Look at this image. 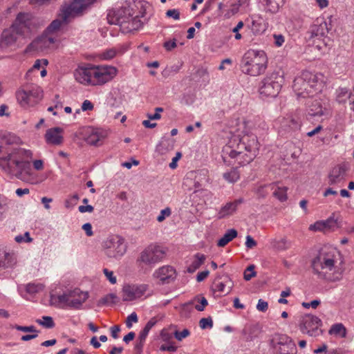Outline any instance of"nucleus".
<instances>
[{"label":"nucleus","instance_id":"nucleus-1","mask_svg":"<svg viewBox=\"0 0 354 354\" xmlns=\"http://www.w3.org/2000/svg\"><path fill=\"white\" fill-rule=\"evenodd\" d=\"M239 127L241 133L232 136L222 150L223 160L228 165L243 166L251 162L260 145L256 133L268 129L264 120L258 115L247 117Z\"/></svg>","mask_w":354,"mask_h":354},{"label":"nucleus","instance_id":"nucleus-2","mask_svg":"<svg viewBox=\"0 0 354 354\" xmlns=\"http://www.w3.org/2000/svg\"><path fill=\"white\" fill-rule=\"evenodd\" d=\"M311 266L317 278L327 283H337L343 279L344 258L335 247L329 245L322 247L313 259Z\"/></svg>","mask_w":354,"mask_h":354},{"label":"nucleus","instance_id":"nucleus-3","mask_svg":"<svg viewBox=\"0 0 354 354\" xmlns=\"http://www.w3.org/2000/svg\"><path fill=\"white\" fill-rule=\"evenodd\" d=\"M5 155L0 157V167L7 174L24 180L31 175V163L33 152L20 147L5 148L0 146V153Z\"/></svg>","mask_w":354,"mask_h":354},{"label":"nucleus","instance_id":"nucleus-4","mask_svg":"<svg viewBox=\"0 0 354 354\" xmlns=\"http://www.w3.org/2000/svg\"><path fill=\"white\" fill-rule=\"evenodd\" d=\"M117 74L118 69L113 66L90 64L78 66L74 71V77L84 86H102L111 82Z\"/></svg>","mask_w":354,"mask_h":354},{"label":"nucleus","instance_id":"nucleus-5","mask_svg":"<svg viewBox=\"0 0 354 354\" xmlns=\"http://www.w3.org/2000/svg\"><path fill=\"white\" fill-rule=\"evenodd\" d=\"M324 86V77L321 73L303 71L294 80L292 88L297 96L313 97Z\"/></svg>","mask_w":354,"mask_h":354},{"label":"nucleus","instance_id":"nucleus-6","mask_svg":"<svg viewBox=\"0 0 354 354\" xmlns=\"http://www.w3.org/2000/svg\"><path fill=\"white\" fill-rule=\"evenodd\" d=\"M268 57L263 50L250 49L247 50L241 61L242 72L250 76H258L266 71L268 66Z\"/></svg>","mask_w":354,"mask_h":354},{"label":"nucleus","instance_id":"nucleus-7","mask_svg":"<svg viewBox=\"0 0 354 354\" xmlns=\"http://www.w3.org/2000/svg\"><path fill=\"white\" fill-rule=\"evenodd\" d=\"M88 298V292L79 288L67 291L62 295L52 294L50 302L59 308L78 309Z\"/></svg>","mask_w":354,"mask_h":354},{"label":"nucleus","instance_id":"nucleus-8","mask_svg":"<svg viewBox=\"0 0 354 354\" xmlns=\"http://www.w3.org/2000/svg\"><path fill=\"white\" fill-rule=\"evenodd\" d=\"M16 97L21 107L30 109L36 106L42 100L43 90L37 84H25L16 92Z\"/></svg>","mask_w":354,"mask_h":354},{"label":"nucleus","instance_id":"nucleus-9","mask_svg":"<svg viewBox=\"0 0 354 354\" xmlns=\"http://www.w3.org/2000/svg\"><path fill=\"white\" fill-rule=\"evenodd\" d=\"M167 251V248L163 245L152 243L140 252L137 262L140 265L143 264L152 268L165 259Z\"/></svg>","mask_w":354,"mask_h":354},{"label":"nucleus","instance_id":"nucleus-10","mask_svg":"<svg viewBox=\"0 0 354 354\" xmlns=\"http://www.w3.org/2000/svg\"><path fill=\"white\" fill-rule=\"evenodd\" d=\"M321 326V319L313 315L305 314L301 315L299 320L301 332L311 337H317L322 334Z\"/></svg>","mask_w":354,"mask_h":354},{"label":"nucleus","instance_id":"nucleus-11","mask_svg":"<svg viewBox=\"0 0 354 354\" xmlns=\"http://www.w3.org/2000/svg\"><path fill=\"white\" fill-rule=\"evenodd\" d=\"M282 86V77L277 74H272L265 77L259 88L262 97H275L279 94Z\"/></svg>","mask_w":354,"mask_h":354},{"label":"nucleus","instance_id":"nucleus-12","mask_svg":"<svg viewBox=\"0 0 354 354\" xmlns=\"http://www.w3.org/2000/svg\"><path fill=\"white\" fill-rule=\"evenodd\" d=\"M104 246L106 254L109 257H121L127 251L124 239L118 235L109 237L105 241Z\"/></svg>","mask_w":354,"mask_h":354},{"label":"nucleus","instance_id":"nucleus-13","mask_svg":"<svg viewBox=\"0 0 354 354\" xmlns=\"http://www.w3.org/2000/svg\"><path fill=\"white\" fill-rule=\"evenodd\" d=\"M58 40L53 35L46 32L33 40L27 47L28 52H43L47 49L57 47Z\"/></svg>","mask_w":354,"mask_h":354},{"label":"nucleus","instance_id":"nucleus-14","mask_svg":"<svg viewBox=\"0 0 354 354\" xmlns=\"http://www.w3.org/2000/svg\"><path fill=\"white\" fill-rule=\"evenodd\" d=\"M272 346L279 354H296L297 346L294 341L284 334H277L272 339Z\"/></svg>","mask_w":354,"mask_h":354},{"label":"nucleus","instance_id":"nucleus-15","mask_svg":"<svg viewBox=\"0 0 354 354\" xmlns=\"http://www.w3.org/2000/svg\"><path fill=\"white\" fill-rule=\"evenodd\" d=\"M34 26V17L29 13H19L10 27L19 36L28 34Z\"/></svg>","mask_w":354,"mask_h":354},{"label":"nucleus","instance_id":"nucleus-16","mask_svg":"<svg viewBox=\"0 0 354 354\" xmlns=\"http://www.w3.org/2000/svg\"><path fill=\"white\" fill-rule=\"evenodd\" d=\"M147 284L127 283L122 289V298L124 301H132L140 299L148 290Z\"/></svg>","mask_w":354,"mask_h":354},{"label":"nucleus","instance_id":"nucleus-17","mask_svg":"<svg viewBox=\"0 0 354 354\" xmlns=\"http://www.w3.org/2000/svg\"><path fill=\"white\" fill-rule=\"evenodd\" d=\"M96 0H73L68 6L62 10V16L64 20L70 17H75L83 12L86 8Z\"/></svg>","mask_w":354,"mask_h":354},{"label":"nucleus","instance_id":"nucleus-18","mask_svg":"<svg viewBox=\"0 0 354 354\" xmlns=\"http://www.w3.org/2000/svg\"><path fill=\"white\" fill-rule=\"evenodd\" d=\"M177 276L176 270L171 266H163L156 269L153 277L160 284H168L174 281Z\"/></svg>","mask_w":354,"mask_h":354},{"label":"nucleus","instance_id":"nucleus-19","mask_svg":"<svg viewBox=\"0 0 354 354\" xmlns=\"http://www.w3.org/2000/svg\"><path fill=\"white\" fill-rule=\"evenodd\" d=\"M349 165L347 163H341L333 167L330 171L328 178L330 185H339L346 178Z\"/></svg>","mask_w":354,"mask_h":354},{"label":"nucleus","instance_id":"nucleus-20","mask_svg":"<svg viewBox=\"0 0 354 354\" xmlns=\"http://www.w3.org/2000/svg\"><path fill=\"white\" fill-rule=\"evenodd\" d=\"M129 44H123L113 48L106 49L103 52L97 54L96 58L99 61L110 60L117 55H122L129 49Z\"/></svg>","mask_w":354,"mask_h":354},{"label":"nucleus","instance_id":"nucleus-21","mask_svg":"<svg viewBox=\"0 0 354 354\" xmlns=\"http://www.w3.org/2000/svg\"><path fill=\"white\" fill-rule=\"evenodd\" d=\"M19 36L10 26L4 29L0 37V50L14 45Z\"/></svg>","mask_w":354,"mask_h":354},{"label":"nucleus","instance_id":"nucleus-22","mask_svg":"<svg viewBox=\"0 0 354 354\" xmlns=\"http://www.w3.org/2000/svg\"><path fill=\"white\" fill-rule=\"evenodd\" d=\"M233 285L231 279L226 276L221 280H216L214 282L213 290L218 293V296L226 295L231 292Z\"/></svg>","mask_w":354,"mask_h":354},{"label":"nucleus","instance_id":"nucleus-23","mask_svg":"<svg viewBox=\"0 0 354 354\" xmlns=\"http://www.w3.org/2000/svg\"><path fill=\"white\" fill-rule=\"evenodd\" d=\"M301 115L300 111H296L294 113L283 118L281 123L283 127H288L292 130L299 129L301 126Z\"/></svg>","mask_w":354,"mask_h":354},{"label":"nucleus","instance_id":"nucleus-24","mask_svg":"<svg viewBox=\"0 0 354 354\" xmlns=\"http://www.w3.org/2000/svg\"><path fill=\"white\" fill-rule=\"evenodd\" d=\"M251 25L250 29L255 35H260L264 33L268 27V24L260 15H252L251 17Z\"/></svg>","mask_w":354,"mask_h":354},{"label":"nucleus","instance_id":"nucleus-25","mask_svg":"<svg viewBox=\"0 0 354 354\" xmlns=\"http://www.w3.org/2000/svg\"><path fill=\"white\" fill-rule=\"evenodd\" d=\"M45 140L48 144L59 145L63 142V129L59 127H54L46 131Z\"/></svg>","mask_w":354,"mask_h":354},{"label":"nucleus","instance_id":"nucleus-26","mask_svg":"<svg viewBox=\"0 0 354 354\" xmlns=\"http://www.w3.org/2000/svg\"><path fill=\"white\" fill-rule=\"evenodd\" d=\"M17 263V257L14 252L0 248V268H12Z\"/></svg>","mask_w":354,"mask_h":354},{"label":"nucleus","instance_id":"nucleus-27","mask_svg":"<svg viewBox=\"0 0 354 354\" xmlns=\"http://www.w3.org/2000/svg\"><path fill=\"white\" fill-rule=\"evenodd\" d=\"M121 30L124 33H129L140 29L142 26V22L138 17L128 18L127 21L122 20L119 22Z\"/></svg>","mask_w":354,"mask_h":354},{"label":"nucleus","instance_id":"nucleus-28","mask_svg":"<svg viewBox=\"0 0 354 354\" xmlns=\"http://www.w3.org/2000/svg\"><path fill=\"white\" fill-rule=\"evenodd\" d=\"M327 24L323 19H317L310 28V37L322 38L328 32Z\"/></svg>","mask_w":354,"mask_h":354},{"label":"nucleus","instance_id":"nucleus-29","mask_svg":"<svg viewBox=\"0 0 354 354\" xmlns=\"http://www.w3.org/2000/svg\"><path fill=\"white\" fill-rule=\"evenodd\" d=\"M243 203V198L236 199L233 201L227 203L223 205L218 213L219 218H223L233 214L237 209L239 205Z\"/></svg>","mask_w":354,"mask_h":354},{"label":"nucleus","instance_id":"nucleus-30","mask_svg":"<svg viewBox=\"0 0 354 354\" xmlns=\"http://www.w3.org/2000/svg\"><path fill=\"white\" fill-rule=\"evenodd\" d=\"M88 136L86 142L91 145H97L106 136V133L100 129H90L88 130Z\"/></svg>","mask_w":354,"mask_h":354},{"label":"nucleus","instance_id":"nucleus-31","mask_svg":"<svg viewBox=\"0 0 354 354\" xmlns=\"http://www.w3.org/2000/svg\"><path fill=\"white\" fill-rule=\"evenodd\" d=\"M218 15L223 19H229L239 12L236 5L231 3L229 8H227V6L223 2L218 3Z\"/></svg>","mask_w":354,"mask_h":354},{"label":"nucleus","instance_id":"nucleus-32","mask_svg":"<svg viewBox=\"0 0 354 354\" xmlns=\"http://www.w3.org/2000/svg\"><path fill=\"white\" fill-rule=\"evenodd\" d=\"M271 189L273 192V196L281 202L286 201L288 198V187L280 185L279 183L271 185Z\"/></svg>","mask_w":354,"mask_h":354},{"label":"nucleus","instance_id":"nucleus-33","mask_svg":"<svg viewBox=\"0 0 354 354\" xmlns=\"http://www.w3.org/2000/svg\"><path fill=\"white\" fill-rule=\"evenodd\" d=\"M68 6V5H66V6ZM64 7H66V6H64L62 8H64ZM62 10L63 9L61 10V13H60V17L62 20V21L59 19L54 20L50 24V26L48 27V28L46 30L47 33H48L49 35H53V36L55 37V38H57L56 32L59 30V28H61V26L62 25V23L63 22L67 23L70 20L71 18L73 17H70L67 20H64L63 18V16H62Z\"/></svg>","mask_w":354,"mask_h":354},{"label":"nucleus","instance_id":"nucleus-34","mask_svg":"<svg viewBox=\"0 0 354 354\" xmlns=\"http://www.w3.org/2000/svg\"><path fill=\"white\" fill-rule=\"evenodd\" d=\"M285 0H262L264 10L271 13L277 12Z\"/></svg>","mask_w":354,"mask_h":354},{"label":"nucleus","instance_id":"nucleus-35","mask_svg":"<svg viewBox=\"0 0 354 354\" xmlns=\"http://www.w3.org/2000/svg\"><path fill=\"white\" fill-rule=\"evenodd\" d=\"M271 244L272 248L277 251H284L291 247V242L286 237L274 239Z\"/></svg>","mask_w":354,"mask_h":354},{"label":"nucleus","instance_id":"nucleus-36","mask_svg":"<svg viewBox=\"0 0 354 354\" xmlns=\"http://www.w3.org/2000/svg\"><path fill=\"white\" fill-rule=\"evenodd\" d=\"M21 143V140L19 137L14 134L5 135L2 138L3 147L5 148H12L14 145H19Z\"/></svg>","mask_w":354,"mask_h":354},{"label":"nucleus","instance_id":"nucleus-37","mask_svg":"<svg viewBox=\"0 0 354 354\" xmlns=\"http://www.w3.org/2000/svg\"><path fill=\"white\" fill-rule=\"evenodd\" d=\"M205 260V256L203 254L198 253L194 256V260L187 268V272L189 273L194 272L198 268L203 265Z\"/></svg>","mask_w":354,"mask_h":354},{"label":"nucleus","instance_id":"nucleus-38","mask_svg":"<svg viewBox=\"0 0 354 354\" xmlns=\"http://www.w3.org/2000/svg\"><path fill=\"white\" fill-rule=\"evenodd\" d=\"M328 333L337 337H345L346 335V329L341 323L335 324L331 326Z\"/></svg>","mask_w":354,"mask_h":354},{"label":"nucleus","instance_id":"nucleus-39","mask_svg":"<svg viewBox=\"0 0 354 354\" xmlns=\"http://www.w3.org/2000/svg\"><path fill=\"white\" fill-rule=\"evenodd\" d=\"M237 236V231L234 229H231L218 241L217 245L219 247L225 246L229 242L232 241Z\"/></svg>","mask_w":354,"mask_h":354},{"label":"nucleus","instance_id":"nucleus-40","mask_svg":"<svg viewBox=\"0 0 354 354\" xmlns=\"http://www.w3.org/2000/svg\"><path fill=\"white\" fill-rule=\"evenodd\" d=\"M157 320L155 317L151 318L145 325L143 330L141 331L139 335V339L140 342L141 346H142V343L145 342L149 330L155 326Z\"/></svg>","mask_w":354,"mask_h":354},{"label":"nucleus","instance_id":"nucleus-41","mask_svg":"<svg viewBox=\"0 0 354 354\" xmlns=\"http://www.w3.org/2000/svg\"><path fill=\"white\" fill-rule=\"evenodd\" d=\"M324 113L323 108L320 102L315 100L309 106L308 114L312 116L322 115Z\"/></svg>","mask_w":354,"mask_h":354},{"label":"nucleus","instance_id":"nucleus-42","mask_svg":"<svg viewBox=\"0 0 354 354\" xmlns=\"http://www.w3.org/2000/svg\"><path fill=\"white\" fill-rule=\"evenodd\" d=\"M48 64V62L46 59H37L32 67L26 73V77H28L32 73H35L36 71H39L43 67H46Z\"/></svg>","mask_w":354,"mask_h":354},{"label":"nucleus","instance_id":"nucleus-43","mask_svg":"<svg viewBox=\"0 0 354 354\" xmlns=\"http://www.w3.org/2000/svg\"><path fill=\"white\" fill-rule=\"evenodd\" d=\"M223 176L226 181L230 183H234L240 178L239 173L235 169H232L230 171L224 173Z\"/></svg>","mask_w":354,"mask_h":354},{"label":"nucleus","instance_id":"nucleus-44","mask_svg":"<svg viewBox=\"0 0 354 354\" xmlns=\"http://www.w3.org/2000/svg\"><path fill=\"white\" fill-rule=\"evenodd\" d=\"M192 304L198 311H203L207 306L208 302L204 297H201L195 298L192 301Z\"/></svg>","mask_w":354,"mask_h":354},{"label":"nucleus","instance_id":"nucleus-45","mask_svg":"<svg viewBox=\"0 0 354 354\" xmlns=\"http://www.w3.org/2000/svg\"><path fill=\"white\" fill-rule=\"evenodd\" d=\"M37 322L46 328H52L55 326L53 318L49 316L42 317V319H37Z\"/></svg>","mask_w":354,"mask_h":354},{"label":"nucleus","instance_id":"nucleus-46","mask_svg":"<svg viewBox=\"0 0 354 354\" xmlns=\"http://www.w3.org/2000/svg\"><path fill=\"white\" fill-rule=\"evenodd\" d=\"M324 223L325 231L334 230L338 227L337 221L333 216L329 217L328 219L323 221Z\"/></svg>","mask_w":354,"mask_h":354},{"label":"nucleus","instance_id":"nucleus-47","mask_svg":"<svg viewBox=\"0 0 354 354\" xmlns=\"http://www.w3.org/2000/svg\"><path fill=\"white\" fill-rule=\"evenodd\" d=\"M117 299L116 295L110 293L102 297L99 303L101 305H111L115 303Z\"/></svg>","mask_w":354,"mask_h":354},{"label":"nucleus","instance_id":"nucleus-48","mask_svg":"<svg viewBox=\"0 0 354 354\" xmlns=\"http://www.w3.org/2000/svg\"><path fill=\"white\" fill-rule=\"evenodd\" d=\"M79 200V196L77 194H73L71 196H69L64 201L65 207L67 209L71 208L74 207Z\"/></svg>","mask_w":354,"mask_h":354},{"label":"nucleus","instance_id":"nucleus-49","mask_svg":"<svg viewBox=\"0 0 354 354\" xmlns=\"http://www.w3.org/2000/svg\"><path fill=\"white\" fill-rule=\"evenodd\" d=\"M308 229L310 231L313 232H326L323 221H318L315 223L310 225Z\"/></svg>","mask_w":354,"mask_h":354},{"label":"nucleus","instance_id":"nucleus-50","mask_svg":"<svg viewBox=\"0 0 354 354\" xmlns=\"http://www.w3.org/2000/svg\"><path fill=\"white\" fill-rule=\"evenodd\" d=\"M199 326L202 329L212 328L213 327V321L211 317L202 318L199 321Z\"/></svg>","mask_w":354,"mask_h":354},{"label":"nucleus","instance_id":"nucleus-51","mask_svg":"<svg viewBox=\"0 0 354 354\" xmlns=\"http://www.w3.org/2000/svg\"><path fill=\"white\" fill-rule=\"evenodd\" d=\"M171 214V209L170 207H166L162 209L157 217V221L159 223L163 222L166 218L170 216Z\"/></svg>","mask_w":354,"mask_h":354},{"label":"nucleus","instance_id":"nucleus-52","mask_svg":"<svg viewBox=\"0 0 354 354\" xmlns=\"http://www.w3.org/2000/svg\"><path fill=\"white\" fill-rule=\"evenodd\" d=\"M15 240L17 243H30L32 239L30 236V233L26 232L23 235H18L15 236Z\"/></svg>","mask_w":354,"mask_h":354},{"label":"nucleus","instance_id":"nucleus-53","mask_svg":"<svg viewBox=\"0 0 354 354\" xmlns=\"http://www.w3.org/2000/svg\"><path fill=\"white\" fill-rule=\"evenodd\" d=\"M103 272H104L106 279L109 280L111 284L116 283V282H117L116 277L114 275V273L113 271L109 270L107 268H104Z\"/></svg>","mask_w":354,"mask_h":354},{"label":"nucleus","instance_id":"nucleus-54","mask_svg":"<svg viewBox=\"0 0 354 354\" xmlns=\"http://www.w3.org/2000/svg\"><path fill=\"white\" fill-rule=\"evenodd\" d=\"M43 290L41 284L29 283L26 286V290L29 293H35Z\"/></svg>","mask_w":354,"mask_h":354},{"label":"nucleus","instance_id":"nucleus-55","mask_svg":"<svg viewBox=\"0 0 354 354\" xmlns=\"http://www.w3.org/2000/svg\"><path fill=\"white\" fill-rule=\"evenodd\" d=\"M254 266L251 265L247 268V269L244 272V279L246 281L250 280L252 277L256 275V272H254Z\"/></svg>","mask_w":354,"mask_h":354},{"label":"nucleus","instance_id":"nucleus-56","mask_svg":"<svg viewBox=\"0 0 354 354\" xmlns=\"http://www.w3.org/2000/svg\"><path fill=\"white\" fill-rule=\"evenodd\" d=\"M138 322V318L137 314L133 312L131 315H129L126 320V326L128 328L132 327L133 323H137Z\"/></svg>","mask_w":354,"mask_h":354},{"label":"nucleus","instance_id":"nucleus-57","mask_svg":"<svg viewBox=\"0 0 354 354\" xmlns=\"http://www.w3.org/2000/svg\"><path fill=\"white\" fill-rule=\"evenodd\" d=\"M190 335V332L188 329H183L182 331L176 330L174 332V337L178 341H181L184 338H186Z\"/></svg>","mask_w":354,"mask_h":354},{"label":"nucleus","instance_id":"nucleus-58","mask_svg":"<svg viewBox=\"0 0 354 354\" xmlns=\"http://www.w3.org/2000/svg\"><path fill=\"white\" fill-rule=\"evenodd\" d=\"M244 24L242 21L238 22L236 26L232 29V32L235 33L234 38L236 40H240L242 38L241 35L239 32L243 28Z\"/></svg>","mask_w":354,"mask_h":354},{"label":"nucleus","instance_id":"nucleus-59","mask_svg":"<svg viewBox=\"0 0 354 354\" xmlns=\"http://www.w3.org/2000/svg\"><path fill=\"white\" fill-rule=\"evenodd\" d=\"M17 330L23 331V332H30V333H37V330L35 329V327L34 326H22L17 325L15 327Z\"/></svg>","mask_w":354,"mask_h":354},{"label":"nucleus","instance_id":"nucleus-60","mask_svg":"<svg viewBox=\"0 0 354 354\" xmlns=\"http://www.w3.org/2000/svg\"><path fill=\"white\" fill-rule=\"evenodd\" d=\"M166 16L171 17L175 20H178L180 19V12L177 9L168 10L166 12Z\"/></svg>","mask_w":354,"mask_h":354},{"label":"nucleus","instance_id":"nucleus-61","mask_svg":"<svg viewBox=\"0 0 354 354\" xmlns=\"http://www.w3.org/2000/svg\"><path fill=\"white\" fill-rule=\"evenodd\" d=\"M257 309L260 312H266L268 309V304L263 299H259L257 305Z\"/></svg>","mask_w":354,"mask_h":354},{"label":"nucleus","instance_id":"nucleus-62","mask_svg":"<svg viewBox=\"0 0 354 354\" xmlns=\"http://www.w3.org/2000/svg\"><path fill=\"white\" fill-rule=\"evenodd\" d=\"M349 97L350 94L348 93V91L345 89H342L337 96V100L339 102H345L346 99L349 98Z\"/></svg>","mask_w":354,"mask_h":354},{"label":"nucleus","instance_id":"nucleus-63","mask_svg":"<svg viewBox=\"0 0 354 354\" xmlns=\"http://www.w3.org/2000/svg\"><path fill=\"white\" fill-rule=\"evenodd\" d=\"M257 245V241L250 235L246 236L245 246L248 249H252Z\"/></svg>","mask_w":354,"mask_h":354},{"label":"nucleus","instance_id":"nucleus-64","mask_svg":"<svg viewBox=\"0 0 354 354\" xmlns=\"http://www.w3.org/2000/svg\"><path fill=\"white\" fill-rule=\"evenodd\" d=\"M163 46L167 51H170L177 46L176 40L173 39L167 41L164 43Z\"/></svg>","mask_w":354,"mask_h":354}]
</instances>
